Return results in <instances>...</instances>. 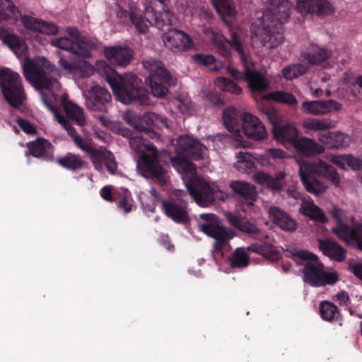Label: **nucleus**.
I'll return each mask as SVG.
<instances>
[{"label":"nucleus","instance_id":"obj_1","mask_svg":"<svg viewBox=\"0 0 362 362\" xmlns=\"http://www.w3.org/2000/svg\"><path fill=\"white\" fill-rule=\"evenodd\" d=\"M98 74L110 86L113 94L119 102L129 105H151L150 94L142 86V81L133 73L118 74L106 61H98L92 65V75Z\"/></svg>","mask_w":362,"mask_h":362},{"label":"nucleus","instance_id":"obj_2","mask_svg":"<svg viewBox=\"0 0 362 362\" xmlns=\"http://www.w3.org/2000/svg\"><path fill=\"white\" fill-rule=\"evenodd\" d=\"M293 6L289 0H269L262 13L259 33L263 46L275 49L284 41V21L291 15Z\"/></svg>","mask_w":362,"mask_h":362},{"label":"nucleus","instance_id":"obj_3","mask_svg":"<svg viewBox=\"0 0 362 362\" xmlns=\"http://www.w3.org/2000/svg\"><path fill=\"white\" fill-rule=\"evenodd\" d=\"M298 173L305 190L315 197L324 194L328 187L313 174L325 177L334 185H339L340 182V177L336 169L322 160L302 161L299 164Z\"/></svg>","mask_w":362,"mask_h":362},{"label":"nucleus","instance_id":"obj_4","mask_svg":"<svg viewBox=\"0 0 362 362\" xmlns=\"http://www.w3.org/2000/svg\"><path fill=\"white\" fill-rule=\"evenodd\" d=\"M292 257L304 265V281L312 286L319 287L333 285L339 280L337 274L323 270L324 266L318 262L316 255L305 250H295Z\"/></svg>","mask_w":362,"mask_h":362},{"label":"nucleus","instance_id":"obj_5","mask_svg":"<svg viewBox=\"0 0 362 362\" xmlns=\"http://www.w3.org/2000/svg\"><path fill=\"white\" fill-rule=\"evenodd\" d=\"M223 122L228 131L233 134L239 132L241 122L244 133L250 139L262 140L267 136L265 127L259 118L245 112L240 121L238 110L234 107L223 110Z\"/></svg>","mask_w":362,"mask_h":362},{"label":"nucleus","instance_id":"obj_6","mask_svg":"<svg viewBox=\"0 0 362 362\" xmlns=\"http://www.w3.org/2000/svg\"><path fill=\"white\" fill-rule=\"evenodd\" d=\"M143 66L148 72L147 80L153 96L163 98L168 94L169 87L176 86L177 78L170 74L161 61L147 57L143 60Z\"/></svg>","mask_w":362,"mask_h":362},{"label":"nucleus","instance_id":"obj_7","mask_svg":"<svg viewBox=\"0 0 362 362\" xmlns=\"http://www.w3.org/2000/svg\"><path fill=\"white\" fill-rule=\"evenodd\" d=\"M0 88L4 99L11 107L18 108L23 104L25 95L18 73L0 67Z\"/></svg>","mask_w":362,"mask_h":362},{"label":"nucleus","instance_id":"obj_8","mask_svg":"<svg viewBox=\"0 0 362 362\" xmlns=\"http://www.w3.org/2000/svg\"><path fill=\"white\" fill-rule=\"evenodd\" d=\"M23 74L28 81L41 89H59L61 86L55 77H51L44 68L27 58L23 64Z\"/></svg>","mask_w":362,"mask_h":362},{"label":"nucleus","instance_id":"obj_9","mask_svg":"<svg viewBox=\"0 0 362 362\" xmlns=\"http://www.w3.org/2000/svg\"><path fill=\"white\" fill-rule=\"evenodd\" d=\"M187 191L194 201L202 206H207L215 200L216 194L219 191L218 186L211 185L197 177H191L186 183Z\"/></svg>","mask_w":362,"mask_h":362},{"label":"nucleus","instance_id":"obj_10","mask_svg":"<svg viewBox=\"0 0 362 362\" xmlns=\"http://www.w3.org/2000/svg\"><path fill=\"white\" fill-rule=\"evenodd\" d=\"M149 148L153 149L152 154L144 153L139 158L137 167L141 173L147 178L156 179L162 185L166 183L165 170L161 165L157 151L154 146Z\"/></svg>","mask_w":362,"mask_h":362},{"label":"nucleus","instance_id":"obj_11","mask_svg":"<svg viewBox=\"0 0 362 362\" xmlns=\"http://www.w3.org/2000/svg\"><path fill=\"white\" fill-rule=\"evenodd\" d=\"M267 120L273 124V134L277 141L284 145L287 144L294 146L296 141L298 139V132L297 129L291 124H275L276 122V112L274 109H266L263 112Z\"/></svg>","mask_w":362,"mask_h":362},{"label":"nucleus","instance_id":"obj_12","mask_svg":"<svg viewBox=\"0 0 362 362\" xmlns=\"http://www.w3.org/2000/svg\"><path fill=\"white\" fill-rule=\"evenodd\" d=\"M111 100V95L105 88L99 86H92V112H107ZM92 115L98 119L104 127H109L111 123L110 119L104 114H93Z\"/></svg>","mask_w":362,"mask_h":362},{"label":"nucleus","instance_id":"obj_13","mask_svg":"<svg viewBox=\"0 0 362 362\" xmlns=\"http://www.w3.org/2000/svg\"><path fill=\"white\" fill-rule=\"evenodd\" d=\"M241 64L245 66V81L247 82L248 88L253 93H262L269 88V81L263 74L258 71L250 57L245 58L241 56Z\"/></svg>","mask_w":362,"mask_h":362},{"label":"nucleus","instance_id":"obj_14","mask_svg":"<svg viewBox=\"0 0 362 362\" xmlns=\"http://www.w3.org/2000/svg\"><path fill=\"white\" fill-rule=\"evenodd\" d=\"M163 42L174 53H182L194 47L192 39L184 31L169 28L163 35Z\"/></svg>","mask_w":362,"mask_h":362},{"label":"nucleus","instance_id":"obj_15","mask_svg":"<svg viewBox=\"0 0 362 362\" xmlns=\"http://www.w3.org/2000/svg\"><path fill=\"white\" fill-rule=\"evenodd\" d=\"M176 146L177 151L194 160L203 159L206 150L203 144L189 135H180L177 139Z\"/></svg>","mask_w":362,"mask_h":362},{"label":"nucleus","instance_id":"obj_16","mask_svg":"<svg viewBox=\"0 0 362 362\" xmlns=\"http://www.w3.org/2000/svg\"><path fill=\"white\" fill-rule=\"evenodd\" d=\"M202 230L206 235L214 239L213 247L216 252H221L228 240L235 235L232 229L211 223L203 224Z\"/></svg>","mask_w":362,"mask_h":362},{"label":"nucleus","instance_id":"obj_17","mask_svg":"<svg viewBox=\"0 0 362 362\" xmlns=\"http://www.w3.org/2000/svg\"><path fill=\"white\" fill-rule=\"evenodd\" d=\"M162 208L164 214L176 223L187 224L190 221L187 202L183 199L164 200Z\"/></svg>","mask_w":362,"mask_h":362},{"label":"nucleus","instance_id":"obj_18","mask_svg":"<svg viewBox=\"0 0 362 362\" xmlns=\"http://www.w3.org/2000/svg\"><path fill=\"white\" fill-rule=\"evenodd\" d=\"M92 163L95 169L100 170L103 165L108 173L115 175L117 170V164L112 153L107 151L105 146L97 148L92 143Z\"/></svg>","mask_w":362,"mask_h":362},{"label":"nucleus","instance_id":"obj_19","mask_svg":"<svg viewBox=\"0 0 362 362\" xmlns=\"http://www.w3.org/2000/svg\"><path fill=\"white\" fill-rule=\"evenodd\" d=\"M134 51L129 46L105 47L104 55L113 65L126 67L134 58Z\"/></svg>","mask_w":362,"mask_h":362},{"label":"nucleus","instance_id":"obj_20","mask_svg":"<svg viewBox=\"0 0 362 362\" xmlns=\"http://www.w3.org/2000/svg\"><path fill=\"white\" fill-rule=\"evenodd\" d=\"M28 150L25 151V156H32L35 158H41L47 162H53L54 146L47 139L44 138H37L33 141L27 143Z\"/></svg>","mask_w":362,"mask_h":362},{"label":"nucleus","instance_id":"obj_21","mask_svg":"<svg viewBox=\"0 0 362 362\" xmlns=\"http://www.w3.org/2000/svg\"><path fill=\"white\" fill-rule=\"evenodd\" d=\"M302 110L308 115H325L334 111H339L342 105L334 100L304 101Z\"/></svg>","mask_w":362,"mask_h":362},{"label":"nucleus","instance_id":"obj_22","mask_svg":"<svg viewBox=\"0 0 362 362\" xmlns=\"http://www.w3.org/2000/svg\"><path fill=\"white\" fill-rule=\"evenodd\" d=\"M226 218L232 226L242 232L248 234L250 238L256 240H262L267 238V232L261 230L255 224L244 218H241L232 213H228Z\"/></svg>","mask_w":362,"mask_h":362},{"label":"nucleus","instance_id":"obj_23","mask_svg":"<svg viewBox=\"0 0 362 362\" xmlns=\"http://www.w3.org/2000/svg\"><path fill=\"white\" fill-rule=\"evenodd\" d=\"M297 8L300 13L318 16L331 15L334 11L327 0H298Z\"/></svg>","mask_w":362,"mask_h":362},{"label":"nucleus","instance_id":"obj_24","mask_svg":"<svg viewBox=\"0 0 362 362\" xmlns=\"http://www.w3.org/2000/svg\"><path fill=\"white\" fill-rule=\"evenodd\" d=\"M217 48L218 52L226 58H229L231 55L230 49H234L238 54L240 60L241 61L242 54L245 58L249 56L244 52L241 41L238 35L233 33L231 35V40H225L223 35H218V38L214 41Z\"/></svg>","mask_w":362,"mask_h":362},{"label":"nucleus","instance_id":"obj_25","mask_svg":"<svg viewBox=\"0 0 362 362\" xmlns=\"http://www.w3.org/2000/svg\"><path fill=\"white\" fill-rule=\"evenodd\" d=\"M162 7V11H156L153 5L148 6V15H151L150 18L153 25L156 26L159 30H163L165 27L167 28L166 30L170 28L175 20L173 14L166 7L163 0H157Z\"/></svg>","mask_w":362,"mask_h":362},{"label":"nucleus","instance_id":"obj_26","mask_svg":"<svg viewBox=\"0 0 362 362\" xmlns=\"http://www.w3.org/2000/svg\"><path fill=\"white\" fill-rule=\"evenodd\" d=\"M268 214L272 221L281 230L287 232H293L296 230L298 226L296 221L279 207H269Z\"/></svg>","mask_w":362,"mask_h":362},{"label":"nucleus","instance_id":"obj_27","mask_svg":"<svg viewBox=\"0 0 362 362\" xmlns=\"http://www.w3.org/2000/svg\"><path fill=\"white\" fill-rule=\"evenodd\" d=\"M151 15H148V6L145 8L144 14L135 6H129V20L139 34H146L149 29V25H153L151 22Z\"/></svg>","mask_w":362,"mask_h":362},{"label":"nucleus","instance_id":"obj_28","mask_svg":"<svg viewBox=\"0 0 362 362\" xmlns=\"http://www.w3.org/2000/svg\"><path fill=\"white\" fill-rule=\"evenodd\" d=\"M229 186L240 199L250 206H253L258 198L255 187L247 182L231 181Z\"/></svg>","mask_w":362,"mask_h":362},{"label":"nucleus","instance_id":"obj_29","mask_svg":"<svg viewBox=\"0 0 362 362\" xmlns=\"http://www.w3.org/2000/svg\"><path fill=\"white\" fill-rule=\"evenodd\" d=\"M319 248L323 255L337 262H342L346 256V250L337 241L330 238L318 239Z\"/></svg>","mask_w":362,"mask_h":362},{"label":"nucleus","instance_id":"obj_30","mask_svg":"<svg viewBox=\"0 0 362 362\" xmlns=\"http://www.w3.org/2000/svg\"><path fill=\"white\" fill-rule=\"evenodd\" d=\"M21 21L23 25L30 30L40 32L48 35H55L58 32V28L54 23L30 16H23Z\"/></svg>","mask_w":362,"mask_h":362},{"label":"nucleus","instance_id":"obj_31","mask_svg":"<svg viewBox=\"0 0 362 362\" xmlns=\"http://www.w3.org/2000/svg\"><path fill=\"white\" fill-rule=\"evenodd\" d=\"M257 243H251L247 247V250L249 252H253L260 255L265 258L271 260H275L279 257V252L276 248L272 243V238L267 234V238L262 240H257Z\"/></svg>","mask_w":362,"mask_h":362},{"label":"nucleus","instance_id":"obj_32","mask_svg":"<svg viewBox=\"0 0 362 362\" xmlns=\"http://www.w3.org/2000/svg\"><path fill=\"white\" fill-rule=\"evenodd\" d=\"M52 112L57 122L63 126L67 131L68 134L72 137L75 144L88 153H90V144L84 141V139L77 134L76 129L74 128L71 122L64 115L59 113L57 110L52 107L51 108Z\"/></svg>","mask_w":362,"mask_h":362},{"label":"nucleus","instance_id":"obj_33","mask_svg":"<svg viewBox=\"0 0 362 362\" xmlns=\"http://www.w3.org/2000/svg\"><path fill=\"white\" fill-rule=\"evenodd\" d=\"M52 112L57 122L63 126L67 131L68 134L72 137L75 144L88 153H90V144L84 141V139L77 134L76 129L74 128L71 122L64 115L59 113L57 110L52 107L51 108Z\"/></svg>","mask_w":362,"mask_h":362},{"label":"nucleus","instance_id":"obj_34","mask_svg":"<svg viewBox=\"0 0 362 362\" xmlns=\"http://www.w3.org/2000/svg\"><path fill=\"white\" fill-rule=\"evenodd\" d=\"M332 51L315 44H310L308 50L302 54L304 60L313 65H322L332 56Z\"/></svg>","mask_w":362,"mask_h":362},{"label":"nucleus","instance_id":"obj_35","mask_svg":"<svg viewBox=\"0 0 362 362\" xmlns=\"http://www.w3.org/2000/svg\"><path fill=\"white\" fill-rule=\"evenodd\" d=\"M53 45L62 49L69 51L72 54L83 58H90V49L78 42L73 41L67 37H59L53 42Z\"/></svg>","mask_w":362,"mask_h":362},{"label":"nucleus","instance_id":"obj_36","mask_svg":"<svg viewBox=\"0 0 362 362\" xmlns=\"http://www.w3.org/2000/svg\"><path fill=\"white\" fill-rule=\"evenodd\" d=\"M296 152L303 156L310 157L324 152L325 148L312 139L298 138L293 146Z\"/></svg>","mask_w":362,"mask_h":362},{"label":"nucleus","instance_id":"obj_37","mask_svg":"<svg viewBox=\"0 0 362 362\" xmlns=\"http://www.w3.org/2000/svg\"><path fill=\"white\" fill-rule=\"evenodd\" d=\"M61 105L69 119L74 121L78 126L84 125L86 121L83 109L70 101L66 93L62 96Z\"/></svg>","mask_w":362,"mask_h":362},{"label":"nucleus","instance_id":"obj_38","mask_svg":"<svg viewBox=\"0 0 362 362\" xmlns=\"http://www.w3.org/2000/svg\"><path fill=\"white\" fill-rule=\"evenodd\" d=\"M285 177L286 173L284 171H279L275 176L264 172H257L255 174V178L257 183L274 190H280L285 185Z\"/></svg>","mask_w":362,"mask_h":362},{"label":"nucleus","instance_id":"obj_39","mask_svg":"<svg viewBox=\"0 0 362 362\" xmlns=\"http://www.w3.org/2000/svg\"><path fill=\"white\" fill-rule=\"evenodd\" d=\"M319 140L329 148H341L349 145L350 137L341 132H327L320 134Z\"/></svg>","mask_w":362,"mask_h":362},{"label":"nucleus","instance_id":"obj_40","mask_svg":"<svg viewBox=\"0 0 362 362\" xmlns=\"http://www.w3.org/2000/svg\"><path fill=\"white\" fill-rule=\"evenodd\" d=\"M56 163L61 167L71 170L76 171L88 165V163L79 155L68 152L63 156L57 157Z\"/></svg>","mask_w":362,"mask_h":362},{"label":"nucleus","instance_id":"obj_41","mask_svg":"<svg viewBox=\"0 0 362 362\" xmlns=\"http://www.w3.org/2000/svg\"><path fill=\"white\" fill-rule=\"evenodd\" d=\"M58 64L64 71L70 74H76L82 71L83 69H88L90 66L87 62L81 59H76L72 57H61Z\"/></svg>","mask_w":362,"mask_h":362},{"label":"nucleus","instance_id":"obj_42","mask_svg":"<svg viewBox=\"0 0 362 362\" xmlns=\"http://www.w3.org/2000/svg\"><path fill=\"white\" fill-rule=\"evenodd\" d=\"M3 41L17 57L25 54L28 47L24 40L16 35L7 33L3 37Z\"/></svg>","mask_w":362,"mask_h":362},{"label":"nucleus","instance_id":"obj_43","mask_svg":"<svg viewBox=\"0 0 362 362\" xmlns=\"http://www.w3.org/2000/svg\"><path fill=\"white\" fill-rule=\"evenodd\" d=\"M300 211L311 220L321 223H325L328 221L325 212L319 206L315 205L313 202L302 204Z\"/></svg>","mask_w":362,"mask_h":362},{"label":"nucleus","instance_id":"obj_44","mask_svg":"<svg viewBox=\"0 0 362 362\" xmlns=\"http://www.w3.org/2000/svg\"><path fill=\"white\" fill-rule=\"evenodd\" d=\"M189 158L184 153L177 151L176 155L170 158L172 166L180 173H192L195 168Z\"/></svg>","mask_w":362,"mask_h":362},{"label":"nucleus","instance_id":"obj_45","mask_svg":"<svg viewBox=\"0 0 362 362\" xmlns=\"http://www.w3.org/2000/svg\"><path fill=\"white\" fill-rule=\"evenodd\" d=\"M193 59L196 63L206 66L210 71H219L224 67L223 63L212 54H196Z\"/></svg>","mask_w":362,"mask_h":362},{"label":"nucleus","instance_id":"obj_46","mask_svg":"<svg viewBox=\"0 0 362 362\" xmlns=\"http://www.w3.org/2000/svg\"><path fill=\"white\" fill-rule=\"evenodd\" d=\"M303 127L312 131L328 130L334 127L332 122L329 119L306 118L303 122Z\"/></svg>","mask_w":362,"mask_h":362},{"label":"nucleus","instance_id":"obj_47","mask_svg":"<svg viewBox=\"0 0 362 362\" xmlns=\"http://www.w3.org/2000/svg\"><path fill=\"white\" fill-rule=\"evenodd\" d=\"M214 6L223 21H226V17H233L235 14L232 0H214Z\"/></svg>","mask_w":362,"mask_h":362},{"label":"nucleus","instance_id":"obj_48","mask_svg":"<svg viewBox=\"0 0 362 362\" xmlns=\"http://www.w3.org/2000/svg\"><path fill=\"white\" fill-rule=\"evenodd\" d=\"M250 257L242 247L237 248L230 258V265L232 268H244L249 264Z\"/></svg>","mask_w":362,"mask_h":362},{"label":"nucleus","instance_id":"obj_49","mask_svg":"<svg viewBox=\"0 0 362 362\" xmlns=\"http://www.w3.org/2000/svg\"><path fill=\"white\" fill-rule=\"evenodd\" d=\"M140 124L144 125V123L146 124V126H144L145 129H144L142 132H150L152 127H158L159 123L166 125L167 119L154 112H146L140 120Z\"/></svg>","mask_w":362,"mask_h":362},{"label":"nucleus","instance_id":"obj_50","mask_svg":"<svg viewBox=\"0 0 362 362\" xmlns=\"http://www.w3.org/2000/svg\"><path fill=\"white\" fill-rule=\"evenodd\" d=\"M1 18L5 21L16 19L20 13L18 7L11 0H1Z\"/></svg>","mask_w":362,"mask_h":362},{"label":"nucleus","instance_id":"obj_51","mask_svg":"<svg viewBox=\"0 0 362 362\" xmlns=\"http://www.w3.org/2000/svg\"><path fill=\"white\" fill-rule=\"evenodd\" d=\"M308 69V67L306 65L293 64L283 69L281 72L285 78L292 80L305 74Z\"/></svg>","mask_w":362,"mask_h":362},{"label":"nucleus","instance_id":"obj_52","mask_svg":"<svg viewBox=\"0 0 362 362\" xmlns=\"http://www.w3.org/2000/svg\"><path fill=\"white\" fill-rule=\"evenodd\" d=\"M320 313L322 318L326 321H332L337 314H339L338 308L334 303L322 301L320 305Z\"/></svg>","mask_w":362,"mask_h":362},{"label":"nucleus","instance_id":"obj_53","mask_svg":"<svg viewBox=\"0 0 362 362\" xmlns=\"http://www.w3.org/2000/svg\"><path fill=\"white\" fill-rule=\"evenodd\" d=\"M332 231L341 240H351L353 242L354 240L355 226L351 227L340 222L337 228L332 229Z\"/></svg>","mask_w":362,"mask_h":362},{"label":"nucleus","instance_id":"obj_54","mask_svg":"<svg viewBox=\"0 0 362 362\" xmlns=\"http://www.w3.org/2000/svg\"><path fill=\"white\" fill-rule=\"evenodd\" d=\"M218 86L224 92H229L239 95L242 92L241 88L229 78L221 77L218 78Z\"/></svg>","mask_w":362,"mask_h":362},{"label":"nucleus","instance_id":"obj_55","mask_svg":"<svg viewBox=\"0 0 362 362\" xmlns=\"http://www.w3.org/2000/svg\"><path fill=\"white\" fill-rule=\"evenodd\" d=\"M238 159L237 162L238 167L243 168L246 170H250L255 167V162L252 155L247 152L240 151L237 154Z\"/></svg>","mask_w":362,"mask_h":362},{"label":"nucleus","instance_id":"obj_56","mask_svg":"<svg viewBox=\"0 0 362 362\" xmlns=\"http://www.w3.org/2000/svg\"><path fill=\"white\" fill-rule=\"evenodd\" d=\"M271 95L274 100L281 103L288 105H296L297 103V100L293 95L284 91H275Z\"/></svg>","mask_w":362,"mask_h":362},{"label":"nucleus","instance_id":"obj_57","mask_svg":"<svg viewBox=\"0 0 362 362\" xmlns=\"http://www.w3.org/2000/svg\"><path fill=\"white\" fill-rule=\"evenodd\" d=\"M124 119L125 122L131 125L132 127H134L136 131L142 132L144 128V125L140 124V119L137 118V116L136 114H134L132 112L131 113H127L124 116Z\"/></svg>","mask_w":362,"mask_h":362},{"label":"nucleus","instance_id":"obj_58","mask_svg":"<svg viewBox=\"0 0 362 362\" xmlns=\"http://www.w3.org/2000/svg\"><path fill=\"white\" fill-rule=\"evenodd\" d=\"M199 17L203 24L212 25L215 20L212 11L209 8L204 7L199 8Z\"/></svg>","mask_w":362,"mask_h":362},{"label":"nucleus","instance_id":"obj_59","mask_svg":"<svg viewBox=\"0 0 362 362\" xmlns=\"http://www.w3.org/2000/svg\"><path fill=\"white\" fill-rule=\"evenodd\" d=\"M16 122L19 127L26 134L33 135L37 133V130L28 120L23 118H18Z\"/></svg>","mask_w":362,"mask_h":362},{"label":"nucleus","instance_id":"obj_60","mask_svg":"<svg viewBox=\"0 0 362 362\" xmlns=\"http://www.w3.org/2000/svg\"><path fill=\"white\" fill-rule=\"evenodd\" d=\"M345 162L346 163V168L349 167L354 170H357L362 167V160L354 157L352 155H345Z\"/></svg>","mask_w":362,"mask_h":362},{"label":"nucleus","instance_id":"obj_61","mask_svg":"<svg viewBox=\"0 0 362 362\" xmlns=\"http://www.w3.org/2000/svg\"><path fill=\"white\" fill-rule=\"evenodd\" d=\"M242 66L243 69V71H240L238 69L232 66H228L226 67L227 73L230 74L231 76L236 80L245 81V66H243V64Z\"/></svg>","mask_w":362,"mask_h":362},{"label":"nucleus","instance_id":"obj_62","mask_svg":"<svg viewBox=\"0 0 362 362\" xmlns=\"http://www.w3.org/2000/svg\"><path fill=\"white\" fill-rule=\"evenodd\" d=\"M68 35L71 37V40L78 42V43L83 45L86 47H89L88 45L81 39L80 33L78 30L75 28H68L67 30Z\"/></svg>","mask_w":362,"mask_h":362},{"label":"nucleus","instance_id":"obj_63","mask_svg":"<svg viewBox=\"0 0 362 362\" xmlns=\"http://www.w3.org/2000/svg\"><path fill=\"white\" fill-rule=\"evenodd\" d=\"M349 268L356 277L362 280V262L350 264Z\"/></svg>","mask_w":362,"mask_h":362},{"label":"nucleus","instance_id":"obj_64","mask_svg":"<svg viewBox=\"0 0 362 362\" xmlns=\"http://www.w3.org/2000/svg\"><path fill=\"white\" fill-rule=\"evenodd\" d=\"M355 235L354 242L356 244L357 247L362 250V224L355 226Z\"/></svg>","mask_w":362,"mask_h":362}]
</instances>
